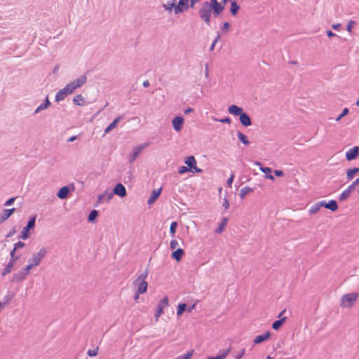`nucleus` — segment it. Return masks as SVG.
<instances>
[{
  "label": "nucleus",
  "instance_id": "nucleus-1",
  "mask_svg": "<svg viewBox=\"0 0 359 359\" xmlns=\"http://www.w3.org/2000/svg\"><path fill=\"white\" fill-rule=\"evenodd\" d=\"M47 253V249L44 247L41 248L36 253L33 254L32 257L29 259V264L27 266L31 270L33 267L39 266L42 259L46 256Z\"/></svg>",
  "mask_w": 359,
  "mask_h": 359
},
{
  "label": "nucleus",
  "instance_id": "nucleus-2",
  "mask_svg": "<svg viewBox=\"0 0 359 359\" xmlns=\"http://www.w3.org/2000/svg\"><path fill=\"white\" fill-rule=\"evenodd\" d=\"M36 215L29 217V219L27 223V225L25 227H23L22 230L20 233V235L18 237L19 238L22 239V240H26L29 238L30 230H32L34 228L35 224H36Z\"/></svg>",
  "mask_w": 359,
  "mask_h": 359
},
{
  "label": "nucleus",
  "instance_id": "nucleus-3",
  "mask_svg": "<svg viewBox=\"0 0 359 359\" xmlns=\"http://www.w3.org/2000/svg\"><path fill=\"white\" fill-rule=\"evenodd\" d=\"M30 269L26 266L20 270L18 273H14L11 279L12 283H20L24 281L28 274L29 273Z\"/></svg>",
  "mask_w": 359,
  "mask_h": 359
},
{
  "label": "nucleus",
  "instance_id": "nucleus-4",
  "mask_svg": "<svg viewBox=\"0 0 359 359\" xmlns=\"http://www.w3.org/2000/svg\"><path fill=\"white\" fill-rule=\"evenodd\" d=\"M114 195L118 196L121 198L127 195L126 189L121 183H118L113 189V191L108 194L107 201L109 202L113 198Z\"/></svg>",
  "mask_w": 359,
  "mask_h": 359
},
{
  "label": "nucleus",
  "instance_id": "nucleus-5",
  "mask_svg": "<svg viewBox=\"0 0 359 359\" xmlns=\"http://www.w3.org/2000/svg\"><path fill=\"white\" fill-rule=\"evenodd\" d=\"M358 294L355 293H350L344 294L341 299V306L346 308L351 307L356 301Z\"/></svg>",
  "mask_w": 359,
  "mask_h": 359
},
{
  "label": "nucleus",
  "instance_id": "nucleus-6",
  "mask_svg": "<svg viewBox=\"0 0 359 359\" xmlns=\"http://www.w3.org/2000/svg\"><path fill=\"white\" fill-rule=\"evenodd\" d=\"M211 10L203 4L201 8L198 10V15L201 19L208 26L210 25Z\"/></svg>",
  "mask_w": 359,
  "mask_h": 359
},
{
  "label": "nucleus",
  "instance_id": "nucleus-7",
  "mask_svg": "<svg viewBox=\"0 0 359 359\" xmlns=\"http://www.w3.org/2000/svg\"><path fill=\"white\" fill-rule=\"evenodd\" d=\"M73 93L74 90L68 83L63 88L59 90V91L56 93L55 100V102H60L63 100L67 95Z\"/></svg>",
  "mask_w": 359,
  "mask_h": 359
},
{
  "label": "nucleus",
  "instance_id": "nucleus-8",
  "mask_svg": "<svg viewBox=\"0 0 359 359\" xmlns=\"http://www.w3.org/2000/svg\"><path fill=\"white\" fill-rule=\"evenodd\" d=\"M169 304V299L168 297H164L163 299L160 300L156 306V310L155 312V318L157 320L158 318L161 316L163 313V309L165 307L168 306Z\"/></svg>",
  "mask_w": 359,
  "mask_h": 359
},
{
  "label": "nucleus",
  "instance_id": "nucleus-9",
  "mask_svg": "<svg viewBox=\"0 0 359 359\" xmlns=\"http://www.w3.org/2000/svg\"><path fill=\"white\" fill-rule=\"evenodd\" d=\"M87 81V76L86 75H81L79 78L71 81L69 85L74 91L76 88H79L83 86Z\"/></svg>",
  "mask_w": 359,
  "mask_h": 359
},
{
  "label": "nucleus",
  "instance_id": "nucleus-10",
  "mask_svg": "<svg viewBox=\"0 0 359 359\" xmlns=\"http://www.w3.org/2000/svg\"><path fill=\"white\" fill-rule=\"evenodd\" d=\"M190 8L189 0H179L178 4H175V14L182 13Z\"/></svg>",
  "mask_w": 359,
  "mask_h": 359
},
{
  "label": "nucleus",
  "instance_id": "nucleus-11",
  "mask_svg": "<svg viewBox=\"0 0 359 359\" xmlns=\"http://www.w3.org/2000/svg\"><path fill=\"white\" fill-rule=\"evenodd\" d=\"M359 156V147L355 146L348 150L346 153V158L347 161H353Z\"/></svg>",
  "mask_w": 359,
  "mask_h": 359
},
{
  "label": "nucleus",
  "instance_id": "nucleus-12",
  "mask_svg": "<svg viewBox=\"0 0 359 359\" xmlns=\"http://www.w3.org/2000/svg\"><path fill=\"white\" fill-rule=\"evenodd\" d=\"M255 164L259 166L260 170L266 175L267 179L273 181L275 180L273 175H271L272 169L271 168L262 166V164L259 161H256Z\"/></svg>",
  "mask_w": 359,
  "mask_h": 359
},
{
  "label": "nucleus",
  "instance_id": "nucleus-13",
  "mask_svg": "<svg viewBox=\"0 0 359 359\" xmlns=\"http://www.w3.org/2000/svg\"><path fill=\"white\" fill-rule=\"evenodd\" d=\"M172 126L177 132H180L183 126L184 118L181 116H175L172 121Z\"/></svg>",
  "mask_w": 359,
  "mask_h": 359
},
{
  "label": "nucleus",
  "instance_id": "nucleus-14",
  "mask_svg": "<svg viewBox=\"0 0 359 359\" xmlns=\"http://www.w3.org/2000/svg\"><path fill=\"white\" fill-rule=\"evenodd\" d=\"M320 202L322 207L327 208L332 212H334L338 209V205L335 200H330L328 202H326L325 201Z\"/></svg>",
  "mask_w": 359,
  "mask_h": 359
},
{
  "label": "nucleus",
  "instance_id": "nucleus-15",
  "mask_svg": "<svg viewBox=\"0 0 359 359\" xmlns=\"http://www.w3.org/2000/svg\"><path fill=\"white\" fill-rule=\"evenodd\" d=\"M239 121L241 124L244 127H248L252 125L250 116L245 111L239 116Z\"/></svg>",
  "mask_w": 359,
  "mask_h": 359
},
{
  "label": "nucleus",
  "instance_id": "nucleus-16",
  "mask_svg": "<svg viewBox=\"0 0 359 359\" xmlns=\"http://www.w3.org/2000/svg\"><path fill=\"white\" fill-rule=\"evenodd\" d=\"M15 211V208H10V209H4L3 211L0 214V224H2L6 219H8Z\"/></svg>",
  "mask_w": 359,
  "mask_h": 359
},
{
  "label": "nucleus",
  "instance_id": "nucleus-17",
  "mask_svg": "<svg viewBox=\"0 0 359 359\" xmlns=\"http://www.w3.org/2000/svg\"><path fill=\"white\" fill-rule=\"evenodd\" d=\"M271 337V332L269 331H266L264 333L257 335L254 339V343L255 344H261L266 340H268Z\"/></svg>",
  "mask_w": 359,
  "mask_h": 359
},
{
  "label": "nucleus",
  "instance_id": "nucleus-18",
  "mask_svg": "<svg viewBox=\"0 0 359 359\" xmlns=\"http://www.w3.org/2000/svg\"><path fill=\"white\" fill-rule=\"evenodd\" d=\"M123 118V115L117 116L114 121L104 129V133H109L111 130L116 128L117 124Z\"/></svg>",
  "mask_w": 359,
  "mask_h": 359
},
{
  "label": "nucleus",
  "instance_id": "nucleus-19",
  "mask_svg": "<svg viewBox=\"0 0 359 359\" xmlns=\"http://www.w3.org/2000/svg\"><path fill=\"white\" fill-rule=\"evenodd\" d=\"M162 191V188H159L158 189H154L147 201V203L149 205L153 204L157 198L159 197Z\"/></svg>",
  "mask_w": 359,
  "mask_h": 359
},
{
  "label": "nucleus",
  "instance_id": "nucleus-20",
  "mask_svg": "<svg viewBox=\"0 0 359 359\" xmlns=\"http://www.w3.org/2000/svg\"><path fill=\"white\" fill-rule=\"evenodd\" d=\"M228 111L234 116H239L243 112V109L242 107H238L236 104L230 105L228 108Z\"/></svg>",
  "mask_w": 359,
  "mask_h": 359
},
{
  "label": "nucleus",
  "instance_id": "nucleus-21",
  "mask_svg": "<svg viewBox=\"0 0 359 359\" xmlns=\"http://www.w3.org/2000/svg\"><path fill=\"white\" fill-rule=\"evenodd\" d=\"M135 283L137 285V291H138V293H144L147 292L148 287V283L147 281L135 280Z\"/></svg>",
  "mask_w": 359,
  "mask_h": 359
},
{
  "label": "nucleus",
  "instance_id": "nucleus-22",
  "mask_svg": "<svg viewBox=\"0 0 359 359\" xmlns=\"http://www.w3.org/2000/svg\"><path fill=\"white\" fill-rule=\"evenodd\" d=\"M224 5L222 3H219L217 5L214 6L212 8H210L211 10V12L212 11L214 17H217L219 15L224 9Z\"/></svg>",
  "mask_w": 359,
  "mask_h": 359
},
{
  "label": "nucleus",
  "instance_id": "nucleus-23",
  "mask_svg": "<svg viewBox=\"0 0 359 359\" xmlns=\"http://www.w3.org/2000/svg\"><path fill=\"white\" fill-rule=\"evenodd\" d=\"M147 145V144H145L144 145H141V146H139V147H137L136 148H135L133 154L130 156V162L134 161L137 158V157L139 156V154L141 153L142 149Z\"/></svg>",
  "mask_w": 359,
  "mask_h": 359
},
{
  "label": "nucleus",
  "instance_id": "nucleus-24",
  "mask_svg": "<svg viewBox=\"0 0 359 359\" xmlns=\"http://www.w3.org/2000/svg\"><path fill=\"white\" fill-rule=\"evenodd\" d=\"M69 188L67 186L60 188L57 194V196L60 199H65L68 196Z\"/></svg>",
  "mask_w": 359,
  "mask_h": 359
},
{
  "label": "nucleus",
  "instance_id": "nucleus-25",
  "mask_svg": "<svg viewBox=\"0 0 359 359\" xmlns=\"http://www.w3.org/2000/svg\"><path fill=\"white\" fill-rule=\"evenodd\" d=\"M184 254V251L182 248H177L176 250L172 252L171 257L177 262H180L182 259V256Z\"/></svg>",
  "mask_w": 359,
  "mask_h": 359
},
{
  "label": "nucleus",
  "instance_id": "nucleus-26",
  "mask_svg": "<svg viewBox=\"0 0 359 359\" xmlns=\"http://www.w3.org/2000/svg\"><path fill=\"white\" fill-rule=\"evenodd\" d=\"M184 163L187 165V167L192 171L193 168L197 164L196 158L194 156H189L184 160Z\"/></svg>",
  "mask_w": 359,
  "mask_h": 359
},
{
  "label": "nucleus",
  "instance_id": "nucleus-27",
  "mask_svg": "<svg viewBox=\"0 0 359 359\" xmlns=\"http://www.w3.org/2000/svg\"><path fill=\"white\" fill-rule=\"evenodd\" d=\"M73 102L78 106H84L86 104L85 98L81 94L76 95L74 97Z\"/></svg>",
  "mask_w": 359,
  "mask_h": 359
},
{
  "label": "nucleus",
  "instance_id": "nucleus-28",
  "mask_svg": "<svg viewBox=\"0 0 359 359\" xmlns=\"http://www.w3.org/2000/svg\"><path fill=\"white\" fill-rule=\"evenodd\" d=\"M230 3V13L233 16H235L237 15L238 11L240 10V6L237 4L236 0H232Z\"/></svg>",
  "mask_w": 359,
  "mask_h": 359
},
{
  "label": "nucleus",
  "instance_id": "nucleus-29",
  "mask_svg": "<svg viewBox=\"0 0 359 359\" xmlns=\"http://www.w3.org/2000/svg\"><path fill=\"white\" fill-rule=\"evenodd\" d=\"M229 221L228 217H223L222 219V222L219 226L215 230V233L217 234H220L224 231V227L227 224V222Z\"/></svg>",
  "mask_w": 359,
  "mask_h": 359
},
{
  "label": "nucleus",
  "instance_id": "nucleus-30",
  "mask_svg": "<svg viewBox=\"0 0 359 359\" xmlns=\"http://www.w3.org/2000/svg\"><path fill=\"white\" fill-rule=\"evenodd\" d=\"M236 134L239 141L241 142L244 145L248 146L250 144V141L248 139V137L242 132L238 130Z\"/></svg>",
  "mask_w": 359,
  "mask_h": 359
},
{
  "label": "nucleus",
  "instance_id": "nucleus-31",
  "mask_svg": "<svg viewBox=\"0 0 359 359\" xmlns=\"http://www.w3.org/2000/svg\"><path fill=\"white\" fill-rule=\"evenodd\" d=\"M254 189L248 186H245L240 190L239 196L243 199L245 196L251 192H253Z\"/></svg>",
  "mask_w": 359,
  "mask_h": 359
},
{
  "label": "nucleus",
  "instance_id": "nucleus-32",
  "mask_svg": "<svg viewBox=\"0 0 359 359\" xmlns=\"http://www.w3.org/2000/svg\"><path fill=\"white\" fill-rule=\"evenodd\" d=\"M286 320V317H283L282 318H280L278 320H275L273 323H272V325H271V327L274 330H278L280 329V327L282 326V325L283 324V323H285Z\"/></svg>",
  "mask_w": 359,
  "mask_h": 359
},
{
  "label": "nucleus",
  "instance_id": "nucleus-33",
  "mask_svg": "<svg viewBox=\"0 0 359 359\" xmlns=\"http://www.w3.org/2000/svg\"><path fill=\"white\" fill-rule=\"evenodd\" d=\"M359 172V168H353L348 169L346 171V177L348 180H351L353 178L354 175Z\"/></svg>",
  "mask_w": 359,
  "mask_h": 359
},
{
  "label": "nucleus",
  "instance_id": "nucleus-34",
  "mask_svg": "<svg viewBox=\"0 0 359 359\" xmlns=\"http://www.w3.org/2000/svg\"><path fill=\"white\" fill-rule=\"evenodd\" d=\"M99 215V212L96 210H93L89 213L88 217V222H95L96 218Z\"/></svg>",
  "mask_w": 359,
  "mask_h": 359
},
{
  "label": "nucleus",
  "instance_id": "nucleus-35",
  "mask_svg": "<svg viewBox=\"0 0 359 359\" xmlns=\"http://www.w3.org/2000/svg\"><path fill=\"white\" fill-rule=\"evenodd\" d=\"M187 309V305L185 303H180L177 306V316H180Z\"/></svg>",
  "mask_w": 359,
  "mask_h": 359
},
{
  "label": "nucleus",
  "instance_id": "nucleus-36",
  "mask_svg": "<svg viewBox=\"0 0 359 359\" xmlns=\"http://www.w3.org/2000/svg\"><path fill=\"white\" fill-rule=\"evenodd\" d=\"M231 348H228L224 350L222 354L217 355L216 356H208L207 359H224L228 353H229Z\"/></svg>",
  "mask_w": 359,
  "mask_h": 359
},
{
  "label": "nucleus",
  "instance_id": "nucleus-37",
  "mask_svg": "<svg viewBox=\"0 0 359 359\" xmlns=\"http://www.w3.org/2000/svg\"><path fill=\"white\" fill-rule=\"evenodd\" d=\"M13 266L14 264L8 262V263L6 265L5 268L3 269L1 272V276H5L8 273H9L12 271Z\"/></svg>",
  "mask_w": 359,
  "mask_h": 359
},
{
  "label": "nucleus",
  "instance_id": "nucleus-38",
  "mask_svg": "<svg viewBox=\"0 0 359 359\" xmlns=\"http://www.w3.org/2000/svg\"><path fill=\"white\" fill-rule=\"evenodd\" d=\"M321 207H322V206H321V205H320V201H319V202H318V203H316L314 205H313L311 207V208H310V210H309V213H310L311 215H313V214H316V213H317V212L320 210V208H321Z\"/></svg>",
  "mask_w": 359,
  "mask_h": 359
},
{
  "label": "nucleus",
  "instance_id": "nucleus-39",
  "mask_svg": "<svg viewBox=\"0 0 359 359\" xmlns=\"http://www.w3.org/2000/svg\"><path fill=\"white\" fill-rule=\"evenodd\" d=\"M163 8L165 11H168L171 12L172 9L174 10V12L175 13V3H171L170 1H168L165 4L163 5Z\"/></svg>",
  "mask_w": 359,
  "mask_h": 359
},
{
  "label": "nucleus",
  "instance_id": "nucleus-40",
  "mask_svg": "<svg viewBox=\"0 0 359 359\" xmlns=\"http://www.w3.org/2000/svg\"><path fill=\"white\" fill-rule=\"evenodd\" d=\"M177 227V222H172L170 226V233L172 238H174L175 236Z\"/></svg>",
  "mask_w": 359,
  "mask_h": 359
},
{
  "label": "nucleus",
  "instance_id": "nucleus-41",
  "mask_svg": "<svg viewBox=\"0 0 359 359\" xmlns=\"http://www.w3.org/2000/svg\"><path fill=\"white\" fill-rule=\"evenodd\" d=\"M212 119L215 121L220 122V123H222L230 124L231 123V119L229 116H226V117H224V118H215V117H212Z\"/></svg>",
  "mask_w": 359,
  "mask_h": 359
},
{
  "label": "nucleus",
  "instance_id": "nucleus-42",
  "mask_svg": "<svg viewBox=\"0 0 359 359\" xmlns=\"http://www.w3.org/2000/svg\"><path fill=\"white\" fill-rule=\"evenodd\" d=\"M194 351H188L185 354L179 355L176 359H191Z\"/></svg>",
  "mask_w": 359,
  "mask_h": 359
},
{
  "label": "nucleus",
  "instance_id": "nucleus-43",
  "mask_svg": "<svg viewBox=\"0 0 359 359\" xmlns=\"http://www.w3.org/2000/svg\"><path fill=\"white\" fill-rule=\"evenodd\" d=\"M20 256H15V250H12L10 252V260L9 262L14 264L18 259Z\"/></svg>",
  "mask_w": 359,
  "mask_h": 359
},
{
  "label": "nucleus",
  "instance_id": "nucleus-44",
  "mask_svg": "<svg viewBox=\"0 0 359 359\" xmlns=\"http://www.w3.org/2000/svg\"><path fill=\"white\" fill-rule=\"evenodd\" d=\"M108 192L106 191L104 193H103L102 194L100 195L97 198V203H103L104 201H107V196H108Z\"/></svg>",
  "mask_w": 359,
  "mask_h": 359
},
{
  "label": "nucleus",
  "instance_id": "nucleus-45",
  "mask_svg": "<svg viewBox=\"0 0 359 359\" xmlns=\"http://www.w3.org/2000/svg\"><path fill=\"white\" fill-rule=\"evenodd\" d=\"M350 194L346 191V190H344L339 196V200L340 201H345L346 198H348L349 196H350Z\"/></svg>",
  "mask_w": 359,
  "mask_h": 359
},
{
  "label": "nucleus",
  "instance_id": "nucleus-46",
  "mask_svg": "<svg viewBox=\"0 0 359 359\" xmlns=\"http://www.w3.org/2000/svg\"><path fill=\"white\" fill-rule=\"evenodd\" d=\"M349 112V109L348 108H344L341 113L340 114L338 115V116L336 118V121H339V120H341L344 116H345L346 115H347Z\"/></svg>",
  "mask_w": 359,
  "mask_h": 359
},
{
  "label": "nucleus",
  "instance_id": "nucleus-47",
  "mask_svg": "<svg viewBox=\"0 0 359 359\" xmlns=\"http://www.w3.org/2000/svg\"><path fill=\"white\" fill-rule=\"evenodd\" d=\"M219 2L217 1V0H210V2H204L203 4L205 6V7H208V8H212L214 6H216L219 4Z\"/></svg>",
  "mask_w": 359,
  "mask_h": 359
},
{
  "label": "nucleus",
  "instance_id": "nucleus-48",
  "mask_svg": "<svg viewBox=\"0 0 359 359\" xmlns=\"http://www.w3.org/2000/svg\"><path fill=\"white\" fill-rule=\"evenodd\" d=\"M188 171H191V169L187 166L182 165L178 168V173L180 175H183Z\"/></svg>",
  "mask_w": 359,
  "mask_h": 359
},
{
  "label": "nucleus",
  "instance_id": "nucleus-49",
  "mask_svg": "<svg viewBox=\"0 0 359 359\" xmlns=\"http://www.w3.org/2000/svg\"><path fill=\"white\" fill-rule=\"evenodd\" d=\"M147 276H148V270L147 269L143 273L140 274L135 280H142V281L145 280V278L147 277Z\"/></svg>",
  "mask_w": 359,
  "mask_h": 359
},
{
  "label": "nucleus",
  "instance_id": "nucleus-50",
  "mask_svg": "<svg viewBox=\"0 0 359 359\" xmlns=\"http://www.w3.org/2000/svg\"><path fill=\"white\" fill-rule=\"evenodd\" d=\"M25 246V243L22 241H18L14 244L13 249L14 250H17L20 248H22Z\"/></svg>",
  "mask_w": 359,
  "mask_h": 359
},
{
  "label": "nucleus",
  "instance_id": "nucleus-51",
  "mask_svg": "<svg viewBox=\"0 0 359 359\" xmlns=\"http://www.w3.org/2000/svg\"><path fill=\"white\" fill-rule=\"evenodd\" d=\"M14 294H7L4 297V304H8L11 300L13 298Z\"/></svg>",
  "mask_w": 359,
  "mask_h": 359
},
{
  "label": "nucleus",
  "instance_id": "nucleus-52",
  "mask_svg": "<svg viewBox=\"0 0 359 359\" xmlns=\"http://www.w3.org/2000/svg\"><path fill=\"white\" fill-rule=\"evenodd\" d=\"M98 348L97 347L95 349H89L87 352V354L90 356L93 357L97 355Z\"/></svg>",
  "mask_w": 359,
  "mask_h": 359
},
{
  "label": "nucleus",
  "instance_id": "nucleus-53",
  "mask_svg": "<svg viewBox=\"0 0 359 359\" xmlns=\"http://www.w3.org/2000/svg\"><path fill=\"white\" fill-rule=\"evenodd\" d=\"M17 226H14L13 228L9 231V232L6 235V238L12 237L17 231Z\"/></svg>",
  "mask_w": 359,
  "mask_h": 359
},
{
  "label": "nucleus",
  "instance_id": "nucleus-54",
  "mask_svg": "<svg viewBox=\"0 0 359 359\" xmlns=\"http://www.w3.org/2000/svg\"><path fill=\"white\" fill-rule=\"evenodd\" d=\"M178 245V242L177 240L175 239H172L171 241H170V247L172 250H175L177 246Z\"/></svg>",
  "mask_w": 359,
  "mask_h": 359
},
{
  "label": "nucleus",
  "instance_id": "nucleus-55",
  "mask_svg": "<svg viewBox=\"0 0 359 359\" xmlns=\"http://www.w3.org/2000/svg\"><path fill=\"white\" fill-rule=\"evenodd\" d=\"M233 179H234V175L231 174V176L228 178V180L226 181L227 187H231L232 183L233 182Z\"/></svg>",
  "mask_w": 359,
  "mask_h": 359
},
{
  "label": "nucleus",
  "instance_id": "nucleus-56",
  "mask_svg": "<svg viewBox=\"0 0 359 359\" xmlns=\"http://www.w3.org/2000/svg\"><path fill=\"white\" fill-rule=\"evenodd\" d=\"M15 199H16V197H13V198H11L8 199L5 202L4 205L5 206H10V205H11L14 203Z\"/></svg>",
  "mask_w": 359,
  "mask_h": 359
},
{
  "label": "nucleus",
  "instance_id": "nucleus-57",
  "mask_svg": "<svg viewBox=\"0 0 359 359\" xmlns=\"http://www.w3.org/2000/svg\"><path fill=\"white\" fill-rule=\"evenodd\" d=\"M245 348H242L241 351L235 355V359H241L243 355L245 354Z\"/></svg>",
  "mask_w": 359,
  "mask_h": 359
},
{
  "label": "nucleus",
  "instance_id": "nucleus-58",
  "mask_svg": "<svg viewBox=\"0 0 359 359\" xmlns=\"http://www.w3.org/2000/svg\"><path fill=\"white\" fill-rule=\"evenodd\" d=\"M222 207L224 208V210H227L229 207V203L226 197L224 198Z\"/></svg>",
  "mask_w": 359,
  "mask_h": 359
},
{
  "label": "nucleus",
  "instance_id": "nucleus-59",
  "mask_svg": "<svg viewBox=\"0 0 359 359\" xmlns=\"http://www.w3.org/2000/svg\"><path fill=\"white\" fill-rule=\"evenodd\" d=\"M355 24V22L353 20H350L347 25L346 30L351 33L352 32L353 25Z\"/></svg>",
  "mask_w": 359,
  "mask_h": 359
},
{
  "label": "nucleus",
  "instance_id": "nucleus-60",
  "mask_svg": "<svg viewBox=\"0 0 359 359\" xmlns=\"http://www.w3.org/2000/svg\"><path fill=\"white\" fill-rule=\"evenodd\" d=\"M273 172L276 177H283L285 175L283 171L281 170H275Z\"/></svg>",
  "mask_w": 359,
  "mask_h": 359
},
{
  "label": "nucleus",
  "instance_id": "nucleus-61",
  "mask_svg": "<svg viewBox=\"0 0 359 359\" xmlns=\"http://www.w3.org/2000/svg\"><path fill=\"white\" fill-rule=\"evenodd\" d=\"M327 33V36L329 37V38H331V37H333V36H336L337 38H339V36H337L336 34H334L332 31L331 30H327L326 32Z\"/></svg>",
  "mask_w": 359,
  "mask_h": 359
},
{
  "label": "nucleus",
  "instance_id": "nucleus-62",
  "mask_svg": "<svg viewBox=\"0 0 359 359\" xmlns=\"http://www.w3.org/2000/svg\"><path fill=\"white\" fill-rule=\"evenodd\" d=\"M229 27H230V24H229V22H225L223 24L222 27V30L223 32H224V31H225V30H228V29H229Z\"/></svg>",
  "mask_w": 359,
  "mask_h": 359
},
{
  "label": "nucleus",
  "instance_id": "nucleus-63",
  "mask_svg": "<svg viewBox=\"0 0 359 359\" xmlns=\"http://www.w3.org/2000/svg\"><path fill=\"white\" fill-rule=\"evenodd\" d=\"M43 103L44 106H46L47 108H48L50 106L51 103L49 101L48 95L46 96V99L43 100Z\"/></svg>",
  "mask_w": 359,
  "mask_h": 359
},
{
  "label": "nucleus",
  "instance_id": "nucleus-64",
  "mask_svg": "<svg viewBox=\"0 0 359 359\" xmlns=\"http://www.w3.org/2000/svg\"><path fill=\"white\" fill-rule=\"evenodd\" d=\"M189 6L191 8H194L195 6V4L200 1V0H189Z\"/></svg>",
  "mask_w": 359,
  "mask_h": 359
}]
</instances>
